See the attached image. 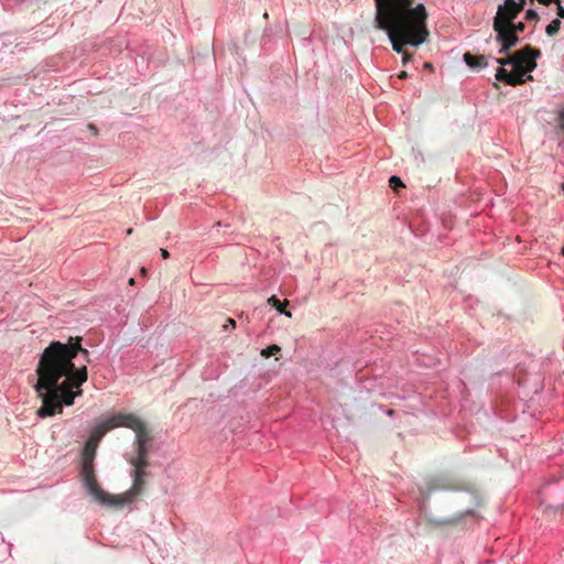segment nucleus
<instances>
[{"mask_svg":"<svg viewBox=\"0 0 564 564\" xmlns=\"http://www.w3.org/2000/svg\"><path fill=\"white\" fill-rule=\"evenodd\" d=\"M89 351L83 347V337H68L66 343L52 340L40 355L35 369L34 389L42 405L39 417L62 413L64 406L74 404L83 394L82 386L88 379Z\"/></svg>","mask_w":564,"mask_h":564,"instance_id":"f257e3e1","label":"nucleus"},{"mask_svg":"<svg viewBox=\"0 0 564 564\" xmlns=\"http://www.w3.org/2000/svg\"><path fill=\"white\" fill-rule=\"evenodd\" d=\"M412 4V0H376L375 25L387 33L399 54L405 45L419 47L429 36L424 4Z\"/></svg>","mask_w":564,"mask_h":564,"instance_id":"f03ea898","label":"nucleus"},{"mask_svg":"<svg viewBox=\"0 0 564 564\" xmlns=\"http://www.w3.org/2000/svg\"><path fill=\"white\" fill-rule=\"evenodd\" d=\"M541 57V51L531 45L509 54L507 57H494L500 65L496 69V79L509 85L518 86L533 79L531 73L536 68V59Z\"/></svg>","mask_w":564,"mask_h":564,"instance_id":"7ed1b4c3","label":"nucleus"},{"mask_svg":"<svg viewBox=\"0 0 564 564\" xmlns=\"http://www.w3.org/2000/svg\"><path fill=\"white\" fill-rule=\"evenodd\" d=\"M153 437L150 435L147 425L138 433L133 442V451L126 453V460L132 466L130 476L132 478V486L124 494L119 495V499L127 500V505L131 503L134 498L142 494L145 485V478L150 477L151 473L148 471L150 466L149 452L152 447Z\"/></svg>","mask_w":564,"mask_h":564,"instance_id":"20e7f679","label":"nucleus"},{"mask_svg":"<svg viewBox=\"0 0 564 564\" xmlns=\"http://www.w3.org/2000/svg\"><path fill=\"white\" fill-rule=\"evenodd\" d=\"M80 475L87 494L100 505L112 508H122L127 505V500L119 499V496L110 495L99 487L94 467H82Z\"/></svg>","mask_w":564,"mask_h":564,"instance_id":"39448f33","label":"nucleus"},{"mask_svg":"<svg viewBox=\"0 0 564 564\" xmlns=\"http://www.w3.org/2000/svg\"><path fill=\"white\" fill-rule=\"evenodd\" d=\"M119 426L131 429L138 435L145 424L133 414H113L101 420L93 429L89 440H101L107 432Z\"/></svg>","mask_w":564,"mask_h":564,"instance_id":"423d86ee","label":"nucleus"},{"mask_svg":"<svg viewBox=\"0 0 564 564\" xmlns=\"http://www.w3.org/2000/svg\"><path fill=\"white\" fill-rule=\"evenodd\" d=\"M459 506L464 509L451 518H433L430 517L429 521L436 525H452L460 521L465 516H475V508L479 506V498L475 491H466L456 499Z\"/></svg>","mask_w":564,"mask_h":564,"instance_id":"0eeeda50","label":"nucleus"},{"mask_svg":"<svg viewBox=\"0 0 564 564\" xmlns=\"http://www.w3.org/2000/svg\"><path fill=\"white\" fill-rule=\"evenodd\" d=\"M494 31L496 32V41L501 45L498 51L499 54L508 53L510 48L520 42L519 35L512 32L509 26H499L497 23Z\"/></svg>","mask_w":564,"mask_h":564,"instance_id":"6e6552de","label":"nucleus"},{"mask_svg":"<svg viewBox=\"0 0 564 564\" xmlns=\"http://www.w3.org/2000/svg\"><path fill=\"white\" fill-rule=\"evenodd\" d=\"M521 11L518 8H511L506 6H499L496 17L494 18L492 26L496 28L497 23L499 26H509L519 15Z\"/></svg>","mask_w":564,"mask_h":564,"instance_id":"1a4fd4ad","label":"nucleus"},{"mask_svg":"<svg viewBox=\"0 0 564 564\" xmlns=\"http://www.w3.org/2000/svg\"><path fill=\"white\" fill-rule=\"evenodd\" d=\"M489 57L490 56L477 55V54H473L470 52H466L463 55V61L469 68H471L473 70L479 72L488 65Z\"/></svg>","mask_w":564,"mask_h":564,"instance_id":"9d476101","label":"nucleus"},{"mask_svg":"<svg viewBox=\"0 0 564 564\" xmlns=\"http://www.w3.org/2000/svg\"><path fill=\"white\" fill-rule=\"evenodd\" d=\"M448 488L449 487H447L441 479L433 478L426 481L425 487H420V494L423 497V502H425L432 492L436 490H445Z\"/></svg>","mask_w":564,"mask_h":564,"instance_id":"9b49d317","label":"nucleus"},{"mask_svg":"<svg viewBox=\"0 0 564 564\" xmlns=\"http://www.w3.org/2000/svg\"><path fill=\"white\" fill-rule=\"evenodd\" d=\"M269 304L274 307L280 314L282 315H285L288 317H291L292 314L290 311H286L285 310V306L289 305V301H281L279 300L275 295H272L269 300H268Z\"/></svg>","mask_w":564,"mask_h":564,"instance_id":"f8f14e48","label":"nucleus"},{"mask_svg":"<svg viewBox=\"0 0 564 564\" xmlns=\"http://www.w3.org/2000/svg\"><path fill=\"white\" fill-rule=\"evenodd\" d=\"M94 459H95V449L90 448L87 445L83 452L82 467H94Z\"/></svg>","mask_w":564,"mask_h":564,"instance_id":"ddd939ff","label":"nucleus"},{"mask_svg":"<svg viewBox=\"0 0 564 564\" xmlns=\"http://www.w3.org/2000/svg\"><path fill=\"white\" fill-rule=\"evenodd\" d=\"M561 20L558 18L552 20L545 28V33L549 35V36H554L558 33L560 29H561Z\"/></svg>","mask_w":564,"mask_h":564,"instance_id":"4468645a","label":"nucleus"},{"mask_svg":"<svg viewBox=\"0 0 564 564\" xmlns=\"http://www.w3.org/2000/svg\"><path fill=\"white\" fill-rule=\"evenodd\" d=\"M280 351H281V347L273 344V345H270V346L265 347L264 349H262L261 355L265 358H269Z\"/></svg>","mask_w":564,"mask_h":564,"instance_id":"2eb2a0df","label":"nucleus"},{"mask_svg":"<svg viewBox=\"0 0 564 564\" xmlns=\"http://www.w3.org/2000/svg\"><path fill=\"white\" fill-rule=\"evenodd\" d=\"M509 28L512 32H514L516 34H520L522 33L524 30H525V24L523 22H516V20L509 24Z\"/></svg>","mask_w":564,"mask_h":564,"instance_id":"dca6fc26","label":"nucleus"},{"mask_svg":"<svg viewBox=\"0 0 564 564\" xmlns=\"http://www.w3.org/2000/svg\"><path fill=\"white\" fill-rule=\"evenodd\" d=\"M389 184L394 189L398 188V187H403L404 186L402 180L399 176H397V175L390 176Z\"/></svg>","mask_w":564,"mask_h":564,"instance_id":"f3484780","label":"nucleus"},{"mask_svg":"<svg viewBox=\"0 0 564 564\" xmlns=\"http://www.w3.org/2000/svg\"><path fill=\"white\" fill-rule=\"evenodd\" d=\"M540 17L534 9H528L525 11V20L528 21H539Z\"/></svg>","mask_w":564,"mask_h":564,"instance_id":"a211bd4d","label":"nucleus"},{"mask_svg":"<svg viewBox=\"0 0 564 564\" xmlns=\"http://www.w3.org/2000/svg\"><path fill=\"white\" fill-rule=\"evenodd\" d=\"M557 6V17L561 19H564V7L561 4V0L558 2H555Z\"/></svg>","mask_w":564,"mask_h":564,"instance_id":"6ab92c4d","label":"nucleus"},{"mask_svg":"<svg viewBox=\"0 0 564 564\" xmlns=\"http://www.w3.org/2000/svg\"><path fill=\"white\" fill-rule=\"evenodd\" d=\"M228 326L235 328L236 327V321L234 318H227V324L224 325V328L227 329Z\"/></svg>","mask_w":564,"mask_h":564,"instance_id":"aec40b11","label":"nucleus"},{"mask_svg":"<svg viewBox=\"0 0 564 564\" xmlns=\"http://www.w3.org/2000/svg\"><path fill=\"white\" fill-rule=\"evenodd\" d=\"M502 6L517 8V1L516 0H505V3Z\"/></svg>","mask_w":564,"mask_h":564,"instance_id":"412c9836","label":"nucleus"},{"mask_svg":"<svg viewBox=\"0 0 564 564\" xmlns=\"http://www.w3.org/2000/svg\"><path fill=\"white\" fill-rule=\"evenodd\" d=\"M525 3H527V0H518V1H517V8H518L520 11H522V10H523V8H524V6H525Z\"/></svg>","mask_w":564,"mask_h":564,"instance_id":"4be33fe9","label":"nucleus"},{"mask_svg":"<svg viewBox=\"0 0 564 564\" xmlns=\"http://www.w3.org/2000/svg\"><path fill=\"white\" fill-rule=\"evenodd\" d=\"M410 58H411V56L404 52L402 54V63H403V65H406L408 62L410 61Z\"/></svg>","mask_w":564,"mask_h":564,"instance_id":"5701e85b","label":"nucleus"},{"mask_svg":"<svg viewBox=\"0 0 564 564\" xmlns=\"http://www.w3.org/2000/svg\"><path fill=\"white\" fill-rule=\"evenodd\" d=\"M161 251V256L164 258V259H167L170 257V253L166 249H160Z\"/></svg>","mask_w":564,"mask_h":564,"instance_id":"b1692460","label":"nucleus"},{"mask_svg":"<svg viewBox=\"0 0 564 564\" xmlns=\"http://www.w3.org/2000/svg\"><path fill=\"white\" fill-rule=\"evenodd\" d=\"M424 68L433 70V65L429 62L424 63Z\"/></svg>","mask_w":564,"mask_h":564,"instance_id":"393cba45","label":"nucleus"},{"mask_svg":"<svg viewBox=\"0 0 564 564\" xmlns=\"http://www.w3.org/2000/svg\"><path fill=\"white\" fill-rule=\"evenodd\" d=\"M406 77H408V73L406 72H401L399 74V78H401V79H405Z\"/></svg>","mask_w":564,"mask_h":564,"instance_id":"a878e982","label":"nucleus"},{"mask_svg":"<svg viewBox=\"0 0 564 564\" xmlns=\"http://www.w3.org/2000/svg\"><path fill=\"white\" fill-rule=\"evenodd\" d=\"M557 118H564V108L557 111Z\"/></svg>","mask_w":564,"mask_h":564,"instance_id":"bb28decb","label":"nucleus"},{"mask_svg":"<svg viewBox=\"0 0 564 564\" xmlns=\"http://www.w3.org/2000/svg\"><path fill=\"white\" fill-rule=\"evenodd\" d=\"M386 414H387L388 416H394L395 411H394V410H387V411H386Z\"/></svg>","mask_w":564,"mask_h":564,"instance_id":"cd10ccee","label":"nucleus"},{"mask_svg":"<svg viewBox=\"0 0 564 564\" xmlns=\"http://www.w3.org/2000/svg\"><path fill=\"white\" fill-rule=\"evenodd\" d=\"M217 227H221V226H225V227H228L229 225L228 224H223L221 221H218L216 224Z\"/></svg>","mask_w":564,"mask_h":564,"instance_id":"c85d7f7f","label":"nucleus"},{"mask_svg":"<svg viewBox=\"0 0 564 564\" xmlns=\"http://www.w3.org/2000/svg\"><path fill=\"white\" fill-rule=\"evenodd\" d=\"M89 128H90L91 130H94L95 132L97 131V129H96L93 124H89Z\"/></svg>","mask_w":564,"mask_h":564,"instance_id":"c756f323","label":"nucleus"},{"mask_svg":"<svg viewBox=\"0 0 564 564\" xmlns=\"http://www.w3.org/2000/svg\"><path fill=\"white\" fill-rule=\"evenodd\" d=\"M561 254L564 256V247L561 250Z\"/></svg>","mask_w":564,"mask_h":564,"instance_id":"7c9ffc66","label":"nucleus"},{"mask_svg":"<svg viewBox=\"0 0 564 564\" xmlns=\"http://www.w3.org/2000/svg\"><path fill=\"white\" fill-rule=\"evenodd\" d=\"M561 187H562V189H563V192H564V183L561 185Z\"/></svg>","mask_w":564,"mask_h":564,"instance_id":"2f4dec72","label":"nucleus"},{"mask_svg":"<svg viewBox=\"0 0 564 564\" xmlns=\"http://www.w3.org/2000/svg\"><path fill=\"white\" fill-rule=\"evenodd\" d=\"M562 508L564 509V505H562Z\"/></svg>","mask_w":564,"mask_h":564,"instance_id":"473e14b6","label":"nucleus"}]
</instances>
